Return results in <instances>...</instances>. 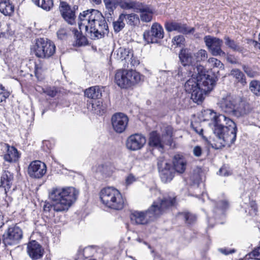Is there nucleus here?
<instances>
[{
    "label": "nucleus",
    "instance_id": "f257e3e1",
    "mask_svg": "<svg viewBox=\"0 0 260 260\" xmlns=\"http://www.w3.org/2000/svg\"><path fill=\"white\" fill-rule=\"evenodd\" d=\"M205 112L211 116L214 126L213 132L216 137L214 139L215 148L230 147L236 139L237 128L236 123L224 115H217L212 110H207Z\"/></svg>",
    "mask_w": 260,
    "mask_h": 260
},
{
    "label": "nucleus",
    "instance_id": "f03ea898",
    "mask_svg": "<svg viewBox=\"0 0 260 260\" xmlns=\"http://www.w3.org/2000/svg\"><path fill=\"white\" fill-rule=\"evenodd\" d=\"M79 27L84 29L86 35L92 40L102 38L108 32L105 17L98 10L90 9L83 11L79 16Z\"/></svg>",
    "mask_w": 260,
    "mask_h": 260
},
{
    "label": "nucleus",
    "instance_id": "7ed1b4c3",
    "mask_svg": "<svg viewBox=\"0 0 260 260\" xmlns=\"http://www.w3.org/2000/svg\"><path fill=\"white\" fill-rule=\"evenodd\" d=\"M78 194V190L73 187H53L49 193L52 204L45 205L44 209L49 211L52 208L56 212L67 211L76 201Z\"/></svg>",
    "mask_w": 260,
    "mask_h": 260
},
{
    "label": "nucleus",
    "instance_id": "20e7f679",
    "mask_svg": "<svg viewBox=\"0 0 260 260\" xmlns=\"http://www.w3.org/2000/svg\"><path fill=\"white\" fill-rule=\"evenodd\" d=\"M175 198H158L154 201L151 207L146 211H134L132 212L130 218L132 222L138 224H144L149 221L162 214L168 208L175 204Z\"/></svg>",
    "mask_w": 260,
    "mask_h": 260
},
{
    "label": "nucleus",
    "instance_id": "39448f33",
    "mask_svg": "<svg viewBox=\"0 0 260 260\" xmlns=\"http://www.w3.org/2000/svg\"><path fill=\"white\" fill-rule=\"evenodd\" d=\"M217 104L222 112L237 117L246 113L244 104L241 100L229 94H226L219 99Z\"/></svg>",
    "mask_w": 260,
    "mask_h": 260
},
{
    "label": "nucleus",
    "instance_id": "423d86ee",
    "mask_svg": "<svg viewBox=\"0 0 260 260\" xmlns=\"http://www.w3.org/2000/svg\"><path fill=\"white\" fill-rule=\"evenodd\" d=\"M100 198L103 204L109 208L118 210L123 208L124 199L119 190L114 187L102 189Z\"/></svg>",
    "mask_w": 260,
    "mask_h": 260
},
{
    "label": "nucleus",
    "instance_id": "0eeeda50",
    "mask_svg": "<svg viewBox=\"0 0 260 260\" xmlns=\"http://www.w3.org/2000/svg\"><path fill=\"white\" fill-rule=\"evenodd\" d=\"M173 132L171 126L163 124L160 127L161 136L157 131H152L150 133L149 145L158 149H162L164 144L171 145Z\"/></svg>",
    "mask_w": 260,
    "mask_h": 260
},
{
    "label": "nucleus",
    "instance_id": "6e6552de",
    "mask_svg": "<svg viewBox=\"0 0 260 260\" xmlns=\"http://www.w3.org/2000/svg\"><path fill=\"white\" fill-rule=\"evenodd\" d=\"M141 80L139 73L135 70H118L115 75V81L122 88H127L138 83Z\"/></svg>",
    "mask_w": 260,
    "mask_h": 260
},
{
    "label": "nucleus",
    "instance_id": "1a4fd4ad",
    "mask_svg": "<svg viewBox=\"0 0 260 260\" xmlns=\"http://www.w3.org/2000/svg\"><path fill=\"white\" fill-rule=\"evenodd\" d=\"M55 44L47 38H39L36 40L34 51L36 56L42 58H48L55 52Z\"/></svg>",
    "mask_w": 260,
    "mask_h": 260
},
{
    "label": "nucleus",
    "instance_id": "9d476101",
    "mask_svg": "<svg viewBox=\"0 0 260 260\" xmlns=\"http://www.w3.org/2000/svg\"><path fill=\"white\" fill-rule=\"evenodd\" d=\"M198 71V84L204 92L211 91L214 87L216 83L215 77L213 75H209L203 71V67L197 66Z\"/></svg>",
    "mask_w": 260,
    "mask_h": 260
},
{
    "label": "nucleus",
    "instance_id": "9b49d317",
    "mask_svg": "<svg viewBox=\"0 0 260 260\" xmlns=\"http://www.w3.org/2000/svg\"><path fill=\"white\" fill-rule=\"evenodd\" d=\"M164 37V29L161 25L157 22L153 23L150 30L145 31L143 34V38L148 44L158 43Z\"/></svg>",
    "mask_w": 260,
    "mask_h": 260
},
{
    "label": "nucleus",
    "instance_id": "f8f14e48",
    "mask_svg": "<svg viewBox=\"0 0 260 260\" xmlns=\"http://www.w3.org/2000/svg\"><path fill=\"white\" fill-rule=\"evenodd\" d=\"M22 231L18 226H10L3 235V242L6 246L16 245L22 239Z\"/></svg>",
    "mask_w": 260,
    "mask_h": 260
},
{
    "label": "nucleus",
    "instance_id": "ddd939ff",
    "mask_svg": "<svg viewBox=\"0 0 260 260\" xmlns=\"http://www.w3.org/2000/svg\"><path fill=\"white\" fill-rule=\"evenodd\" d=\"M204 40L213 55L225 56V53L221 48L223 43L222 40L210 36H206Z\"/></svg>",
    "mask_w": 260,
    "mask_h": 260
},
{
    "label": "nucleus",
    "instance_id": "4468645a",
    "mask_svg": "<svg viewBox=\"0 0 260 260\" xmlns=\"http://www.w3.org/2000/svg\"><path fill=\"white\" fill-rule=\"evenodd\" d=\"M128 118L124 113H116L111 118V123L114 131L119 134H121L126 129L128 122Z\"/></svg>",
    "mask_w": 260,
    "mask_h": 260
},
{
    "label": "nucleus",
    "instance_id": "2eb2a0df",
    "mask_svg": "<svg viewBox=\"0 0 260 260\" xmlns=\"http://www.w3.org/2000/svg\"><path fill=\"white\" fill-rule=\"evenodd\" d=\"M146 142V138L143 135L135 134L131 135L127 138L126 146L130 150L137 151L142 148Z\"/></svg>",
    "mask_w": 260,
    "mask_h": 260
},
{
    "label": "nucleus",
    "instance_id": "dca6fc26",
    "mask_svg": "<svg viewBox=\"0 0 260 260\" xmlns=\"http://www.w3.org/2000/svg\"><path fill=\"white\" fill-rule=\"evenodd\" d=\"M46 164L40 160L32 161L28 168L29 175L34 178H41L46 174Z\"/></svg>",
    "mask_w": 260,
    "mask_h": 260
},
{
    "label": "nucleus",
    "instance_id": "f3484780",
    "mask_svg": "<svg viewBox=\"0 0 260 260\" xmlns=\"http://www.w3.org/2000/svg\"><path fill=\"white\" fill-rule=\"evenodd\" d=\"M158 167L162 182L166 183L172 180L174 177L173 169L170 163L167 161H158Z\"/></svg>",
    "mask_w": 260,
    "mask_h": 260
},
{
    "label": "nucleus",
    "instance_id": "a211bd4d",
    "mask_svg": "<svg viewBox=\"0 0 260 260\" xmlns=\"http://www.w3.org/2000/svg\"><path fill=\"white\" fill-rule=\"evenodd\" d=\"M165 27L166 30L168 32L177 31L183 34H188L194 31L193 27L189 28L185 24L175 21L166 22L165 24Z\"/></svg>",
    "mask_w": 260,
    "mask_h": 260
},
{
    "label": "nucleus",
    "instance_id": "6ab92c4d",
    "mask_svg": "<svg viewBox=\"0 0 260 260\" xmlns=\"http://www.w3.org/2000/svg\"><path fill=\"white\" fill-rule=\"evenodd\" d=\"M27 251L32 260H37L42 257L44 249L38 242L31 241L27 245Z\"/></svg>",
    "mask_w": 260,
    "mask_h": 260
},
{
    "label": "nucleus",
    "instance_id": "aec40b11",
    "mask_svg": "<svg viewBox=\"0 0 260 260\" xmlns=\"http://www.w3.org/2000/svg\"><path fill=\"white\" fill-rule=\"evenodd\" d=\"M1 149L6 151L4 155V159L9 162H16L19 157V154L17 149L13 146H10L7 143H2L0 145Z\"/></svg>",
    "mask_w": 260,
    "mask_h": 260
},
{
    "label": "nucleus",
    "instance_id": "412c9836",
    "mask_svg": "<svg viewBox=\"0 0 260 260\" xmlns=\"http://www.w3.org/2000/svg\"><path fill=\"white\" fill-rule=\"evenodd\" d=\"M61 14L63 19L69 24H73L75 22V12L70 6L64 2H61L59 6Z\"/></svg>",
    "mask_w": 260,
    "mask_h": 260
},
{
    "label": "nucleus",
    "instance_id": "4be33fe9",
    "mask_svg": "<svg viewBox=\"0 0 260 260\" xmlns=\"http://www.w3.org/2000/svg\"><path fill=\"white\" fill-rule=\"evenodd\" d=\"M136 12L140 13V18L142 21L148 22L151 21L153 9L150 6L140 3L137 6Z\"/></svg>",
    "mask_w": 260,
    "mask_h": 260
},
{
    "label": "nucleus",
    "instance_id": "5701e85b",
    "mask_svg": "<svg viewBox=\"0 0 260 260\" xmlns=\"http://www.w3.org/2000/svg\"><path fill=\"white\" fill-rule=\"evenodd\" d=\"M14 176L11 172L5 171L1 175L0 189H4V194L7 195L13 185Z\"/></svg>",
    "mask_w": 260,
    "mask_h": 260
},
{
    "label": "nucleus",
    "instance_id": "b1692460",
    "mask_svg": "<svg viewBox=\"0 0 260 260\" xmlns=\"http://www.w3.org/2000/svg\"><path fill=\"white\" fill-rule=\"evenodd\" d=\"M179 57L181 64L183 66H191L195 65L194 57L188 50L182 49L179 54Z\"/></svg>",
    "mask_w": 260,
    "mask_h": 260
},
{
    "label": "nucleus",
    "instance_id": "393cba45",
    "mask_svg": "<svg viewBox=\"0 0 260 260\" xmlns=\"http://www.w3.org/2000/svg\"><path fill=\"white\" fill-rule=\"evenodd\" d=\"M113 55L117 60L127 62L131 57H133V51L128 48L120 47L115 51Z\"/></svg>",
    "mask_w": 260,
    "mask_h": 260
},
{
    "label": "nucleus",
    "instance_id": "a878e982",
    "mask_svg": "<svg viewBox=\"0 0 260 260\" xmlns=\"http://www.w3.org/2000/svg\"><path fill=\"white\" fill-rule=\"evenodd\" d=\"M14 11V6L10 0H0V12L5 16L12 15Z\"/></svg>",
    "mask_w": 260,
    "mask_h": 260
},
{
    "label": "nucleus",
    "instance_id": "bb28decb",
    "mask_svg": "<svg viewBox=\"0 0 260 260\" xmlns=\"http://www.w3.org/2000/svg\"><path fill=\"white\" fill-rule=\"evenodd\" d=\"M84 94L92 101L101 99L102 96V90L99 86H92L86 89Z\"/></svg>",
    "mask_w": 260,
    "mask_h": 260
},
{
    "label": "nucleus",
    "instance_id": "cd10ccee",
    "mask_svg": "<svg viewBox=\"0 0 260 260\" xmlns=\"http://www.w3.org/2000/svg\"><path fill=\"white\" fill-rule=\"evenodd\" d=\"M200 87L198 84V76L192 75L191 78H189L184 84V88L186 92L191 93L193 90H197Z\"/></svg>",
    "mask_w": 260,
    "mask_h": 260
},
{
    "label": "nucleus",
    "instance_id": "c85d7f7f",
    "mask_svg": "<svg viewBox=\"0 0 260 260\" xmlns=\"http://www.w3.org/2000/svg\"><path fill=\"white\" fill-rule=\"evenodd\" d=\"M230 203L227 199L219 200L215 204L214 212L218 214H221L229 208Z\"/></svg>",
    "mask_w": 260,
    "mask_h": 260
},
{
    "label": "nucleus",
    "instance_id": "c756f323",
    "mask_svg": "<svg viewBox=\"0 0 260 260\" xmlns=\"http://www.w3.org/2000/svg\"><path fill=\"white\" fill-rule=\"evenodd\" d=\"M173 166L176 172L182 173L185 170L186 162L180 155H175L173 158Z\"/></svg>",
    "mask_w": 260,
    "mask_h": 260
},
{
    "label": "nucleus",
    "instance_id": "7c9ffc66",
    "mask_svg": "<svg viewBox=\"0 0 260 260\" xmlns=\"http://www.w3.org/2000/svg\"><path fill=\"white\" fill-rule=\"evenodd\" d=\"M207 92H204L200 87L197 90H193L191 94V99L194 102L198 104L202 103L205 98V95Z\"/></svg>",
    "mask_w": 260,
    "mask_h": 260
},
{
    "label": "nucleus",
    "instance_id": "2f4dec72",
    "mask_svg": "<svg viewBox=\"0 0 260 260\" xmlns=\"http://www.w3.org/2000/svg\"><path fill=\"white\" fill-rule=\"evenodd\" d=\"M230 75L235 78L236 81L240 83L242 85H245L247 83L244 74L239 69H233L231 71Z\"/></svg>",
    "mask_w": 260,
    "mask_h": 260
},
{
    "label": "nucleus",
    "instance_id": "473e14b6",
    "mask_svg": "<svg viewBox=\"0 0 260 260\" xmlns=\"http://www.w3.org/2000/svg\"><path fill=\"white\" fill-rule=\"evenodd\" d=\"M91 105V110L96 114H101L104 111L105 108L101 99L92 101Z\"/></svg>",
    "mask_w": 260,
    "mask_h": 260
},
{
    "label": "nucleus",
    "instance_id": "72a5a7b5",
    "mask_svg": "<svg viewBox=\"0 0 260 260\" xmlns=\"http://www.w3.org/2000/svg\"><path fill=\"white\" fill-rule=\"evenodd\" d=\"M225 44L234 51L241 52L242 48L234 40L231 39L229 37H225Z\"/></svg>",
    "mask_w": 260,
    "mask_h": 260
},
{
    "label": "nucleus",
    "instance_id": "f704fd0d",
    "mask_svg": "<svg viewBox=\"0 0 260 260\" xmlns=\"http://www.w3.org/2000/svg\"><path fill=\"white\" fill-rule=\"evenodd\" d=\"M32 2L39 7H41L44 10L49 11L53 7V3L52 0H32Z\"/></svg>",
    "mask_w": 260,
    "mask_h": 260
},
{
    "label": "nucleus",
    "instance_id": "c9c22d12",
    "mask_svg": "<svg viewBox=\"0 0 260 260\" xmlns=\"http://www.w3.org/2000/svg\"><path fill=\"white\" fill-rule=\"evenodd\" d=\"M250 91L255 95L260 96V81L253 80L249 83Z\"/></svg>",
    "mask_w": 260,
    "mask_h": 260
},
{
    "label": "nucleus",
    "instance_id": "e433bc0d",
    "mask_svg": "<svg viewBox=\"0 0 260 260\" xmlns=\"http://www.w3.org/2000/svg\"><path fill=\"white\" fill-rule=\"evenodd\" d=\"M124 14H121L119 15L117 20L113 22V28L115 32H119L124 27Z\"/></svg>",
    "mask_w": 260,
    "mask_h": 260
},
{
    "label": "nucleus",
    "instance_id": "4c0bfd02",
    "mask_svg": "<svg viewBox=\"0 0 260 260\" xmlns=\"http://www.w3.org/2000/svg\"><path fill=\"white\" fill-rule=\"evenodd\" d=\"M194 63L205 60L208 57L207 51L204 49H200L193 55Z\"/></svg>",
    "mask_w": 260,
    "mask_h": 260
},
{
    "label": "nucleus",
    "instance_id": "58836bf2",
    "mask_svg": "<svg viewBox=\"0 0 260 260\" xmlns=\"http://www.w3.org/2000/svg\"><path fill=\"white\" fill-rule=\"evenodd\" d=\"M106 9L109 12H113L119 4V0H103Z\"/></svg>",
    "mask_w": 260,
    "mask_h": 260
},
{
    "label": "nucleus",
    "instance_id": "ea45409f",
    "mask_svg": "<svg viewBox=\"0 0 260 260\" xmlns=\"http://www.w3.org/2000/svg\"><path fill=\"white\" fill-rule=\"evenodd\" d=\"M179 216L180 218L184 219L185 222L187 224H191L196 220V217L195 215L188 212H184L180 213Z\"/></svg>",
    "mask_w": 260,
    "mask_h": 260
},
{
    "label": "nucleus",
    "instance_id": "a19ab883",
    "mask_svg": "<svg viewBox=\"0 0 260 260\" xmlns=\"http://www.w3.org/2000/svg\"><path fill=\"white\" fill-rule=\"evenodd\" d=\"M75 36L76 37L75 43L77 46H84L88 43L86 38L80 34L78 30H75Z\"/></svg>",
    "mask_w": 260,
    "mask_h": 260
},
{
    "label": "nucleus",
    "instance_id": "79ce46f5",
    "mask_svg": "<svg viewBox=\"0 0 260 260\" xmlns=\"http://www.w3.org/2000/svg\"><path fill=\"white\" fill-rule=\"evenodd\" d=\"M124 20L127 21V23L130 25H136L137 21H139L138 16L135 14H124Z\"/></svg>",
    "mask_w": 260,
    "mask_h": 260
},
{
    "label": "nucleus",
    "instance_id": "37998d69",
    "mask_svg": "<svg viewBox=\"0 0 260 260\" xmlns=\"http://www.w3.org/2000/svg\"><path fill=\"white\" fill-rule=\"evenodd\" d=\"M208 62L211 67L223 69V64L219 60L215 58H210L208 60Z\"/></svg>",
    "mask_w": 260,
    "mask_h": 260
},
{
    "label": "nucleus",
    "instance_id": "c03bdc74",
    "mask_svg": "<svg viewBox=\"0 0 260 260\" xmlns=\"http://www.w3.org/2000/svg\"><path fill=\"white\" fill-rule=\"evenodd\" d=\"M185 41L184 37L182 35L175 36L172 40V42L177 47H181L184 44Z\"/></svg>",
    "mask_w": 260,
    "mask_h": 260
},
{
    "label": "nucleus",
    "instance_id": "a18cd8bd",
    "mask_svg": "<svg viewBox=\"0 0 260 260\" xmlns=\"http://www.w3.org/2000/svg\"><path fill=\"white\" fill-rule=\"evenodd\" d=\"M139 4V3H135L134 2H126L122 4L121 7L126 9H133L136 12V10H137V6Z\"/></svg>",
    "mask_w": 260,
    "mask_h": 260
},
{
    "label": "nucleus",
    "instance_id": "49530a36",
    "mask_svg": "<svg viewBox=\"0 0 260 260\" xmlns=\"http://www.w3.org/2000/svg\"><path fill=\"white\" fill-rule=\"evenodd\" d=\"M243 70L244 71V72L247 74V75L250 78L255 77L258 75L257 72L253 70L252 69L247 66H243Z\"/></svg>",
    "mask_w": 260,
    "mask_h": 260
},
{
    "label": "nucleus",
    "instance_id": "de8ad7c7",
    "mask_svg": "<svg viewBox=\"0 0 260 260\" xmlns=\"http://www.w3.org/2000/svg\"><path fill=\"white\" fill-rule=\"evenodd\" d=\"M68 31L64 28H60L57 32V36L60 40L66 39L67 37Z\"/></svg>",
    "mask_w": 260,
    "mask_h": 260
},
{
    "label": "nucleus",
    "instance_id": "09e8293b",
    "mask_svg": "<svg viewBox=\"0 0 260 260\" xmlns=\"http://www.w3.org/2000/svg\"><path fill=\"white\" fill-rule=\"evenodd\" d=\"M9 96V93L5 90L4 87L0 84V103L5 101Z\"/></svg>",
    "mask_w": 260,
    "mask_h": 260
},
{
    "label": "nucleus",
    "instance_id": "8fccbe9b",
    "mask_svg": "<svg viewBox=\"0 0 260 260\" xmlns=\"http://www.w3.org/2000/svg\"><path fill=\"white\" fill-rule=\"evenodd\" d=\"M43 90L44 93L51 97L55 96L57 93V91L54 87H49Z\"/></svg>",
    "mask_w": 260,
    "mask_h": 260
},
{
    "label": "nucleus",
    "instance_id": "3c124183",
    "mask_svg": "<svg viewBox=\"0 0 260 260\" xmlns=\"http://www.w3.org/2000/svg\"><path fill=\"white\" fill-rule=\"evenodd\" d=\"M192 153L196 157H200L202 155L203 149L200 146H196L193 148Z\"/></svg>",
    "mask_w": 260,
    "mask_h": 260
},
{
    "label": "nucleus",
    "instance_id": "603ef678",
    "mask_svg": "<svg viewBox=\"0 0 260 260\" xmlns=\"http://www.w3.org/2000/svg\"><path fill=\"white\" fill-rule=\"evenodd\" d=\"M254 259L260 260V246L255 248L250 254Z\"/></svg>",
    "mask_w": 260,
    "mask_h": 260
},
{
    "label": "nucleus",
    "instance_id": "864d4df0",
    "mask_svg": "<svg viewBox=\"0 0 260 260\" xmlns=\"http://www.w3.org/2000/svg\"><path fill=\"white\" fill-rule=\"evenodd\" d=\"M250 210L249 211V214L251 216H255L257 214V207L256 203L254 202H251L250 203Z\"/></svg>",
    "mask_w": 260,
    "mask_h": 260
},
{
    "label": "nucleus",
    "instance_id": "5fc2aeb1",
    "mask_svg": "<svg viewBox=\"0 0 260 260\" xmlns=\"http://www.w3.org/2000/svg\"><path fill=\"white\" fill-rule=\"evenodd\" d=\"M194 172H195L194 173L193 177L196 178V181L198 182L200 180L202 179L203 173L201 169H198Z\"/></svg>",
    "mask_w": 260,
    "mask_h": 260
},
{
    "label": "nucleus",
    "instance_id": "6e6d98bb",
    "mask_svg": "<svg viewBox=\"0 0 260 260\" xmlns=\"http://www.w3.org/2000/svg\"><path fill=\"white\" fill-rule=\"evenodd\" d=\"M127 62L128 63L129 62L132 64V66L135 67L139 64L140 62L139 60H138L136 57H131V58L128 59Z\"/></svg>",
    "mask_w": 260,
    "mask_h": 260
},
{
    "label": "nucleus",
    "instance_id": "4d7b16f0",
    "mask_svg": "<svg viewBox=\"0 0 260 260\" xmlns=\"http://www.w3.org/2000/svg\"><path fill=\"white\" fill-rule=\"evenodd\" d=\"M219 251L225 254V255H228L229 254L233 253L235 252L236 250L234 249H229L228 248H220L219 249Z\"/></svg>",
    "mask_w": 260,
    "mask_h": 260
},
{
    "label": "nucleus",
    "instance_id": "13d9d810",
    "mask_svg": "<svg viewBox=\"0 0 260 260\" xmlns=\"http://www.w3.org/2000/svg\"><path fill=\"white\" fill-rule=\"evenodd\" d=\"M226 59L228 61L232 64H236L238 62L237 59L234 57V56L231 55H228Z\"/></svg>",
    "mask_w": 260,
    "mask_h": 260
},
{
    "label": "nucleus",
    "instance_id": "bf43d9fd",
    "mask_svg": "<svg viewBox=\"0 0 260 260\" xmlns=\"http://www.w3.org/2000/svg\"><path fill=\"white\" fill-rule=\"evenodd\" d=\"M219 174L221 175L224 176H227L230 175V172H229L225 167H222L219 171Z\"/></svg>",
    "mask_w": 260,
    "mask_h": 260
},
{
    "label": "nucleus",
    "instance_id": "052dcab7",
    "mask_svg": "<svg viewBox=\"0 0 260 260\" xmlns=\"http://www.w3.org/2000/svg\"><path fill=\"white\" fill-rule=\"evenodd\" d=\"M125 181L127 184H130L135 181V177L130 174L126 177Z\"/></svg>",
    "mask_w": 260,
    "mask_h": 260
},
{
    "label": "nucleus",
    "instance_id": "680f3d73",
    "mask_svg": "<svg viewBox=\"0 0 260 260\" xmlns=\"http://www.w3.org/2000/svg\"><path fill=\"white\" fill-rule=\"evenodd\" d=\"M193 129L194 130V131H195L197 133L199 134L200 135H201V136H202V135H203V129H202V128H199V129H197V127H193Z\"/></svg>",
    "mask_w": 260,
    "mask_h": 260
},
{
    "label": "nucleus",
    "instance_id": "e2e57ef3",
    "mask_svg": "<svg viewBox=\"0 0 260 260\" xmlns=\"http://www.w3.org/2000/svg\"><path fill=\"white\" fill-rule=\"evenodd\" d=\"M3 218L4 216L3 215V213L1 211H0V226H2L4 224V221H3Z\"/></svg>",
    "mask_w": 260,
    "mask_h": 260
},
{
    "label": "nucleus",
    "instance_id": "0e129e2a",
    "mask_svg": "<svg viewBox=\"0 0 260 260\" xmlns=\"http://www.w3.org/2000/svg\"><path fill=\"white\" fill-rule=\"evenodd\" d=\"M92 2L96 5H100L102 3V0H91Z\"/></svg>",
    "mask_w": 260,
    "mask_h": 260
},
{
    "label": "nucleus",
    "instance_id": "69168bd1",
    "mask_svg": "<svg viewBox=\"0 0 260 260\" xmlns=\"http://www.w3.org/2000/svg\"><path fill=\"white\" fill-rule=\"evenodd\" d=\"M101 168H103V169H105V168L107 169V166L102 165L101 166L99 167V169H101Z\"/></svg>",
    "mask_w": 260,
    "mask_h": 260
},
{
    "label": "nucleus",
    "instance_id": "338daca9",
    "mask_svg": "<svg viewBox=\"0 0 260 260\" xmlns=\"http://www.w3.org/2000/svg\"><path fill=\"white\" fill-rule=\"evenodd\" d=\"M152 191L156 194H159V192L155 189L152 190Z\"/></svg>",
    "mask_w": 260,
    "mask_h": 260
},
{
    "label": "nucleus",
    "instance_id": "774afa93",
    "mask_svg": "<svg viewBox=\"0 0 260 260\" xmlns=\"http://www.w3.org/2000/svg\"><path fill=\"white\" fill-rule=\"evenodd\" d=\"M257 47L259 49H260V44H257Z\"/></svg>",
    "mask_w": 260,
    "mask_h": 260
}]
</instances>
